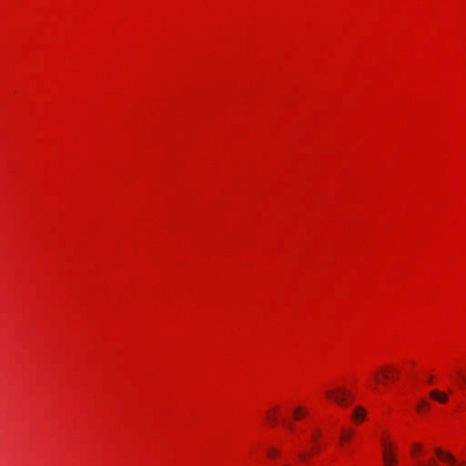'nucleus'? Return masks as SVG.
<instances>
[{
    "label": "nucleus",
    "instance_id": "nucleus-1",
    "mask_svg": "<svg viewBox=\"0 0 466 466\" xmlns=\"http://www.w3.org/2000/svg\"><path fill=\"white\" fill-rule=\"evenodd\" d=\"M329 398L333 399L338 404H343L350 396V392L344 389L338 390H329L327 392Z\"/></svg>",
    "mask_w": 466,
    "mask_h": 466
},
{
    "label": "nucleus",
    "instance_id": "nucleus-2",
    "mask_svg": "<svg viewBox=\"0 0 466 466\" xmlns=\"http://www.w3.org/2000/svg\"><path fill=\"white\" fill-rule=\"evenodd\" d=\"M430 397L442 404L448 401V394L438 390H431Z\"/></svg>",
    "mask_w": 466,
    "mask_h": 466
},
{
    "label": "nucleus",
    "instance_id": "nucleus-3",
    "mask_svg": "<svg viewBox=\"0 0 466 466\" xmlns=\"http://www.w3.org/2000/svg\"><path fill=\"white\" fill-rule=\"evenodd\" d=\"M435 453L438 457H440L441 459H442L443 461H447L450 464L453 465L456 461L455 458L451 453L444 452L442 450L439 448L435 450Z\"/></svg>",
    "mask_w": 466,
    "mask_h": 466
},
{
    "label": "nucleus",
    "instance_id": "nucleus-4",
    "mask_svg": "<svg viewBox=\"0 0 466 466\" xmlns=\"http://www.w3.org/2000/svg\"><path fill=\"white\" fill-rule=\"evenodd\" d=\"M366 417V410L361 406H357L352 414V419L355 421H362Z\"/></svg>",
    "mask_w": 466,
    "mask_h": 466
},
{
    "label": "nucleus",
    "instance_id": "nucleus-5",
    "mask_svg": "<svg viewBox=\"0 0 466 466\" xmlns=\"http://www.w3.org/2000/svg\"><path fill=\"white\" fill-rule=\"evenodd\" d=\"M384 466H397V459L393 453L386 451L383 454Z\"/></svg>",
    "mask_w": 466,
    "mask_h": 466
},
{
    "label": "nucleus",
    "instance_id": "nucleus-6",
    "mask_svg": "<svg viewBox=\"0 0 466 466\" xmlns=\"http://www.w3.org/2000/svg\"><path fill=\"white\" fill-rule=\"evenodd\" d=\"M304 414H306V412L300 407H298L294 410V416H295V419H297V420H299L300 418V416L304 415Z\"/></svg>",
    "mask_w": 466,
    "mask_h": 466
},
{
    "label": "nucleus",
    "instance_id": "nucleus-7",
    "mask_svg": "<svg viewBox=\"0 0 466 466\" xmlns=\"http://www.w3.org/2000/svg\"><path fill=\"white\" fill-rule=\"evenodd\" d=\"M430 404L425 400H420V405L417 407V410L420 411L421 408H429Z\"/></svg>",
    "mask_w": 466,
    "mask_h": 466
},
{
    "label": "nucleus",
    "instance_id": "nucleus-8",
    "mask_svg": "<svg viewBox=\"0 0 466 466\" xmlns=\"http://www.w3.org/2000/svg\"><path fill=\"white\" fill-rule=\"evenodd\" d=\"M458 375H459V378H460V380H461V386L463 388L466 386V378L464 377V375L461 373V372H458Z\"/></svg>",
    "mask_w": 466,
    "mask_h": 466
},
{
    "label": "nucleus",
    "instance_id": "nucleus-9",
    "mask_svg": "<svg viewBox=\"0 0 466 466\" xmlns=\"http://www.w3.org/2000/svg\"><path fill=\"white\" fill-rule=\"evenodd\" d=\"M398 371L396 370L393 374H390L389 372L384 373L385 379H392L393 380L397 379Z\"/></svg>",
    "mask_w": 466,
    "mask_h": 466
},
{
    "label": "nucleus",
    "instance_id": "nucleus-10",
    "mask_svg": "<svg viewBox=\"0 0 466 466\" xmlns=\"http://www.w3.org/2000/svg\"><path fill=\"white\" fill-rule=\"evenodd\" d=\"M268 455L269 457L274 458V457H277V456H279V451H277V450H274V449H273V450L268 451Z\"/></svg>",
    "mask_w": 466,
    "mask_h": 466
},
{
    "label": "nucleus",
    "instance_id": "nucleus-11",
    "mask_svg": "<svg viewBox=\"0 0 466 466\" xmlns=\"http://www.w3.org/2000/svg\"><path fill=\"white\" fill-rule=\"evenodd\" d=\"M320 434H321V433H320V431H315V433H314V435L312 436V441H316L317 438H318L319 436H320Z\"/></svg>",
    "mask_w": 466,
    "mask_h": 466
},
{
    "label": "nucleus",
    "instance_id": "nucleus-12",
    "mask_svg": "<svg viewBox=\"0 0 466 466\" xmlns=\"http://www.w3.org/2000/svg\"><path fill=\"white\" fill-rule=\"evenodd\" d=\"M299 456L301 460H306L308 458V455L303 451L299 452Z\"/></svg>",
    "mask_w": 466,
    "mask_h": 466
},
{
    "label": "nucleus",
    "instance_id": "nucleus-13",
    "mask_svg": "<svg viewBox=\"0 0 466 466\" xmlns=\"http://www.w3.org/2000/svg\"><path fill=\"white\" fill-rule=\"evenodd\" d=\"M350 434H351V433H349V434L347 433V434H346V433H344V432H343V434H342V436H341V438H340V441L348 440V439L350 438Z\"/></svg>",
    "mask_w": 466,
    "mask_h": 466
},
{
    "label": "nucleus",
    "instance_id": "nucleus-14",
    "mask_svg": "<svg viewBox=\"0 0 466 466\" xmlns=\"http://www.w3.org/2000/svg\"><path fill=\"white\" fill-rule=\"evenodd\" d=\"M414 451H420V444H414L413 445Z\"/></svg>",
    "mask_w": 466,
    "mask_h": 466
},
{
    "label": "nucleus",
    "instance_id": "nucleus-15",
    "mask_svg": "<svg viewBox=\"0 0 466 466\" xmlns=\"http://www.w3.org/2000/svg\"><path fill=\"white\" fill-rule=\"evenodd\" d=\"M429 466H437L436 461L434 459H431L429 462Z\"/></svg>",
    "mask_w": 466,
    "mask_h": 466
},
{
    "label": "nucleus",
    "instance_id": "nucleus-16",
    "mask_svg": "<svg viewBox=\"0 0 466 466\" xmlns=\"http://www.w3.org/2000/svg\"><path fill=\"white\" fill-rule=\"evenodd\" d=\"M432 380H433V377H432V376H430V377H429V380H428L429 383H431V382H432Z\"/></svg>",
    "mask_w": 466,
    "mask_h": 466
},
{
    "label": "nucleus",
    "instance_id": "nucleus-17",
    "mask_svg": "<svg viewBox=\"0 0 466 466\" xmlns=\"http://www.w3.org/2000/svg\"><path fill=\"white\" fill-rule=\"evenodd\" d=\"M282 466H291V465H289V464H284V465H282Z\"/></svg>",
    "mask_w": 466,
    "mask_h": 466
},
{
    "label": "nucleus",
    "instance_id": "nucleus-18",
    "mask_svg": "<svg viewBox=\"0 0 466 466\" xmlns=\"http://www.w3.org/2000/svg\"><path fill=\"white\" fill-rule=\"evenodd\" d=\"M459 466H464V463L460 464Z\"/></svg>",
    "mask_w": 466,
    "mask_h": 466
}]
</instances>
